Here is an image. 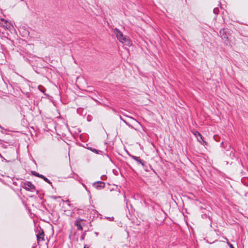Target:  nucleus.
<instances>
[{
    "label": "nucleus",
    "mask_w": 248,
    "mask_h": 248,
    "mask_svg": "<svg viewBox=\"0 0 248 248\" xmlns=\"http://www.w3.org/2000/svg\"><path fill=\"white\" fill-rule=\"evenodd\" d=\"M131 158L136 161L139 163L141 164L142 166H144V162L143 160H141L140 157L136 156L134 155H131Z\"/></svg>",
    "instance_id": "6e6552de"
},
{
    "label": "nucleus",
    "mask_w": 248,
    "mask_h": 248,
    "mask_svg": "<svg viewBox=\"0 0 248 248\" xmlns=\"http://www.w3.org/2000/svg\"><path fill=\"white\" fill-rule=\"evenodd\" d=\"M20 186L27 191L33 192L35 190V186L29 181L26 182H22Z\"/></svg>",
    "instance_id": "f03ea898"
},
{
    "label": "nucleus",
    "mask_w": 248,
    "mask_h": 248,
    "mask_svg": "<svg viewBox=\"0 0 248 248\" xmlns=\"http://www.w3.org/2000/svg\"><path fill=\"white\" fill-rule=\"evenodd\" d=\"M84 234H83L82 235V236H81V238H82V239H84Z\"/></svg>",
    "instance_id": "6ab92c4d"
},
{
    "label": "nucleus",
    "mask_w": 248,
    "mask_h": 248,
    "mask_svg": "<svg viewBox=\"0 0 248 248\" xmlns=\"http://www.w3.org/2000/svg\"><path fill=\"white\" fill-rule=\"evenodd\" d=\"M114 33L120 42L127 46L130 45V41L128 38L124 36L123 33L117 28L114 30Z\"/></svg>",
    "instance_id": "f257e3e1"
},
{
    "label": "nucleus",
    "mask_w": 248,
    "mask_h": 248,
    "mask_svg": "<svg viewBox=\"0 0 248 248\" xmlns=\"http://www.w3.org/2000/svg\"><path fill=\"white\" fill-rule=\"evenodd\" d=\"M90 150H91L92 152H94V153H96V154H99L98 152H100V151H97V150L96 149H92V148H90Z\"/></svg>",
    "instance_id": "ddd939ff"
},
{
    "label": "nucleus",
    "mask_w": 248,
    "mask_h": 248,
    "mask_svg": "<svg viewBox=\"0 0 248 248\" xmlns=\"http://www.w3.org/2000/svg\"><path fill=\"white\" fill-rule=\"evenodd\" d=\"M109 221H112L114 219V217H107Z\"/></svg>",
    "instance_id": "4468645a"
},
{
    "label": "nucleus",
    "mask_w": 248,
    "mask_h": 248,
    "mask_svg": "<svg viewBox=\"0 0 248 248\" xmlns=\"http://www.w3.org/2000/svg\"><path fill=\"white\" fill-rule=\"evenodd\" d=\"M44 233L43 232V230L42 229H40V230L39 231L38 233L36 234V237L37 239L38 242H39L40 241H44Z\"/></svg>",
    "instance_id": "39448f33"
},
{
    "label": "nucleus",
    "mask_w": 248,
    "mask_h": 248,
    "mask_svg": "<svg viewBox=\"0 0 248 248\" xmlns=\"http://www.w3.org/2000/svg\"><path fill=\"white\" fill-rule=\"evenodd\" d=\"M32 248H35L34 247H32Z\"/></svg>",
    "instance_id": "4be33fe9"
},
{
    "label": "nucleus",
    "mask_w": 248,
    "mask_h": 248,
    "mask_svg": "<svg viewBox=\"0 0 248 248\" xmlns=\"http://www.w3.org/2000/svg\"><path fill=\"white\" fill-rule=\"evenodd\" d=\"M82 221V219L79 218L78 219H77L75 221V225L77 227V229L78 230H82V226L81 224V221Z\"/></svg>",
    "instance_id": "0eeeda50"
},
{
    "label": "nucleus",
    "mask_w": 248,
    "mask_h": 248,
    "mask_svg": "<svg viewBox=\"0 0 248 248\" xmlns=\"http://www.w3.org/2000/svg\"><path fill=\"white\" fill-rule=\"evenodd\" d=\"M194 135L196 136L198 140L201 142L202 145H204L207 144L206 142L203 140V137L199 132L197 131L194 133Z\"/></svg>",
    "instance_id": "20e7f679"
},
{
    "label": "nucleus",
    "mask_w": 248,
    "mask_h": 248,
    "mask_svg": "<svg viewBox=\"0 0 248 248\" xmlns=\"http://www.w3.org/2000/svg\"><path fill=\"white\" fill-rule=\"evenodd\" d=\"M129 117V118H130V119H132L133 121H135L137 122V121L136 120V119H134V118H132V117Z\"/></svg>",
    "instance_id": "a211bd4d"
},
{
    "label": "nucleus",
    "mask_w": 248,
    "mask_h": 248,
    "mask_svg": "<svg viewBox=\"0 0 248 248\" xmlns=\"http://www.w3.org/2000/svg\"><path fill=\"white\" fill-rule=\"evenodd\" d=\"M103 177H104L103 176H101V179H103Z\"/></svg>",
    "instance_id": "aec40b11"
},
{
    "label": "nucleus",
    "mask_w": 248,
    "mask_h": 248,
    "mask_svg": "<svg viewBox=\"0 0 248 248\" xmlns=\"http://www.w3.org/2000/svg\"><path fill=\"white\" fill-rule=\"evenodd\" d=\"M219 35L221 38L224 40H226L228 39L227 35L225 31V30L224 29H222L220 30L219 31Z\"/></svg>",
    "instance_id": "423d86ee"
},
{
    "label": "nucleus",
    "mask_w": 248,
    "mask_h": 248,
    "mask_svg": "<svg viewBox=\"0 0 248 248\" xmlns=\"http://www.w3.org/2000/svg\"><path fill=\"white\" fill-rule=\"evenodd\" d=\"M218 11H219V10H218V8H215L214 9L213 12L215 14L217 15Z\"/></svg>",
    "instance_id": "f8f14e48"
},
{
    "label": "nucleus",
    "mask_w": 248,
    "mask_h": 248,
    "mask_svg": "<svg viewBox=\"0 0 248 248\" xmlns=\"http://www.w3.org/2000/svg\"><path fill=\"white\" fill-rule=\"evenodd\" d=\"M52 198L54 199H56L57 198H60V197H58L55 196H52Z\"/></svg>",
    "instance_id": "dca6fc26"
},
{
    "label": "nucleus",
    "mask_w": 248,
    "mask_h": 248,
    "mask_svg": "<svg viewBox=\"0 0 248 248\" xmlns=\"http://www.w3.org/2000/svg\"><path fill=\"white\" fill-rule=\"evenodd\" d=\"M33 174L34 175V176H37L39 178H41V176H43V175H42V174H39L36 172H33Z\"/></svg>",
    "instance_id": "9b49d317"
},
{
    "label": "nucleus",
    "mask_w": 248,
    "mask_h": 248,
    "mask_svg": "<svg viewBox=\"0 0 248 248\" xmlns=\"http://www.w3.org/2000/svg\"><path fill=\"white\" fill-rule=\"evenodd\" d=\"M228 245H229V247L230 248H234L232 244H231L230 243L228 242Z\"/></svg>",
    "instance_id": "2eb2a0df"
},
{
    "label": "nucleus",
    "mask_w": 248,
    "mask_h": 248,
    "mask_svg": "<svg viewBox=\"0 0 248 248\" xmlns=\"http://www.w3.org/2000/svg\"><path fill=\"white\" fill-rule=\"evenodd\" d=\"M41 178L43 179L48 184H49V185L52 186V182L49 180H48L46 177L45 176L43 175V176H41Z\"/></svg>",
    "instance_id": "1a4fd4ad"
},
{
    "label": "nucleus",
    "mask_w": 248,
    "mask_h": 248,
    "mask_svg": "<svg viewBox=\"0 0 248 248\" xmlns=\"http://www.w3.org/2000/svg\"><path fill=\"white\" fill-rule=\"evenodd\" d=\"M120 119L123 121L126 125H127L129 127L132 128H134L133 126L132 125H131L130 124H129L128 123H127L125 120H124V119H123L122 117L121 116H120Z\"/></svg>",
    "instance_id": "9d476101"
},
{
    "label": "nucleus",
    "mask_w": 248,
    "mask_h": 248,
    "mask_svg": "<svg viewBox=\"0 0 248 248\" xmlns=\"http://www.w3.org/2000/svg\"><path fill=\"white\" fill-rule=\"evenodd\" d=\"M93 186L96 189L100 190L105 187V183L102 181H98L93 183Z\"/></svg>",
    "instance_id": "7ed1b4c3"
},
{
    "label": "nucleus",
    "mask_w": 248,
    "mask_h": 248,
    "mask_svg": "<svg viewBox=\"0 0 248 248\" xmlns=\"http://www.w3.org/2000/svg\"><path fill=\"white\" fill-rule=\"evenodd\" d=\"M125 201H126V207L128 209V202L126 201V200H125Z\"/></svg>",
    "instance_id": "f3484780"
},
{
    "label": "nucleus",
    "mask_w": 248,
    "mask_h": 248,
    "mask_svg": "<svg viewBox=\"0 0 248 248\" xmlns=\"http://www.w3.org/2000/svg\"><path fill=\"white\" fill-rule=\"evenodd\" d=\"M0 128H1V125H0Z\"/></svg>",
    "instance_id": "412c9836"
}]
</instances>
